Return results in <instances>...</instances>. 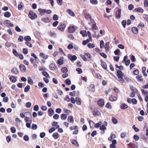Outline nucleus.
Segmentation results:
<instances>
[{
  "label": "nucleus",
  "instance_id": "nucleus-44",
  "mask_svg": "<svg viewBox=\"0 0 148 148\" xmlns=\"http://www.w3.org/2000/svg\"><path fill=\"white\" fill-rule=\"evenodd\" d=\"M88 122L89 123L90 127L91 128L94 125V123L93 122V121L91 120H90L88 121Z\"/></svg>",
  "mask_w": 148,
  "mask_h": 148
},
{
  "label": "nucleus",
  "instance_id": "nucleus-60",
  "mask_svg": "<svg viewBox=\"0 0 148 148\" xmlns=\"http://www.w3.org/2000/svg\"><path fill=\"white\" fill-rule=\"evenodd\" d=\"M92 28L94 29L97 30V29L98 28L97 27L96 25V24H92Z\"/></svg>",
  "mask_w": 148,
  "mask_h": 148
},
{
  "label": "nucleus",
  "instance_id": "nucleus-49",
  "mask_svg": "<svg viewBox=\"0 0 148 148\" xmlns=\"http://www.w3.org/2000/svg\"><path fill=\"white\" fill-rule=\"evenodd\" d=\"M143 18L147 22H148V15L147 14H143Z\"/></svg>",
  "mask_w": 148,
  "mask_h": 148
},
{
  "label": "nucleus",
  "instance_id": "nucleus-22",
  "mask_svg": "<svg viewBox=\"0 0 148 148\" xmlns=\"http://www.w3.org/2000/svg\"><path fill=\"white\" fill-rule=\"evenodd\" d=\"M98 104L100 106H103L104 103L103 100L102 99H100L98 101Z\"/></svg>",
  "mask_w": 148,
  "mask_h": 148
},
{
  "label": "nucleus",
  "instance_id": "nucleus-26",
  "mask_svg": "<svg viewBox=\"0 0 148 148\" xmlns=\"http://www.w3.org/2000/svg\"><path fill=\"white\" fill-rule=\"evenodd\" d=\"M61 71L63 73H66L68 71V69L66 67H63L61 69Z\"/></svg>",
  "mask_w": 148,
  "mask_h": 148
},
{
  "label": "nucleus",
  "instance_id": "nucleus-19",
  "mask_svg": "<svg viewBox=\"0 0 148 148\" xmlns=\"http://www.w3.org/2000/svg\"><path fill=\"white\" fill-rule=\"evenodd\" d=\"M134 10L135 11L138 12H143V10L141 8H138L135 9Z\"/></svg>",
  "mask_w": 148,
  "mask_h": 148
},
{
  "label": "nucleus",
  "instance_id": "nucleus-54",
  "mask_svg": "<svg viewBox=\"0 0 148 148\" xmlns=\"http://www.w3.org/2000/svg\"><path fill=\"white\" fill-rule=\"evenodd\" d=\"M80 56L84 61H86L87 60V59H86V58L85 55H84L82 54H81Z\"/></svg>",
  "mask_w": 148,
  "mask_h": 148
},
{
  "label": "nucleus",
  "instance_id": "nucleus-21",
  "mask_svg": "<svg viewBox=\"0 0 148 148\" xmlns=\"http://www.w3.org/2000/svg\"><path fill=\"white\" fill-rule=\"evenodd\" d=\"M118 80L119 82L121 84H123L124 82V80L123 77H118Z\"/></svg>",
  "mask_w": 148,
  "mask_h": 148
},
{
  "label": "nucleus",
  "instance_id": "nucleus-33",
  "mask_svg": "<svg viewBox=\"0 0 148 148\" xmlns=\"http://www.w3.org/2000/svg\"><path fill=\"white\" fill-rule=\"evenodd\" d=\"M24 40L26 41H30L31 40V38L29 36H27L24 37Z\"/></svg>",
  "mask_w": 148,
  "mask_h": 148
},
{
  "label": "nucleus",
  "instance_id": "nucleus-34",
  "mask_svg": "<svg viewBox=\"0 0 148 148\" xmlns=\"http://www.w3.org/2000/svg\"><path fill=\"white\" fill-rule=\"evenodd\" d=\"M112 120L113 123L114 124H116L118 123L117 120L116 118L114 117H112Z\"/></svg>",
  "mask_w": 148,
  "mask_h": 148
},
{
  "label": "nucleus",
  "instance_id": "nucleus-47",
  "mask_svg": "<svg viewBox=\"0 0 148 148\" xmlns=\"http://www.w3.org/2000/svg\"><path fill=\"white\" fill-rule=\"evenodd\" d=\"M12 52L15 56H18V53L15 49H13Z\"/></svg>",
  "mask_w": 148,
  "mask_h": 148
},
{
  "label": "nucleus",
  "instance_id": "nucleus-1",
  "mask_svg": "<svg viewBox=\"0 0 148 148\" xmlns=\"http://www.w3.org/2000/svg\"><path fill=\"white\" fill-rule=\"evenodd\" d=\"M28 16L32 20H34L37 17L36 14L32 11L29 12Z\"/></svg>",
  "mask_w": 148,
  "mask_h": 148
},
{
  "label": "nucleus",
  "instance_id": "nucleus-51",
  "mask_svg": "<svg viewBox=\"0 0 148 148\" xmlns=\"http://www.w3.org/2000/svg\"><path fill=\"white\" fill-rule=\"evenodd\" d=\"M32 129L35 130L37 128V126L36 125L33 124L32 125Z\"/></svg>",
  "mask_w": 148,
  "mask_h": 148
},
{
  "label": "nucleus",
  "instance_id": "nucleus-50",
  "mask_svg": "<svg viewBox=\"0 0 148 148\" xmlns=\"http://www.w3.org/2000/svg\"><path fill=\"white\" fill-rule=\"evenodd\" d=\"M85 18L86 19H91V16L88 13L86 14L85 15Z\"/></svg>",
  "mask_w": 148,
  "mask_h": 148
},
{
  "label": "nucleus",
  "instance_id": "nucleus-27",
  "mask_svg": "<svg viewBox=\"0 0 148 148\" xmlns=\"http://www.w3.org/2000/svg\"><path fill=\"white\" fill-rule=\"evenodd\" d=\"M41 21L45 23H48L50 21V20L48 18H42L41 19Z\"/></svg>",
  "mask_w": 148,
  "mask_h": 148
},
{
  "label": "nucleus",
  "instance_id": "nucleus-13",
  "mask_svg": "<svg viewBox=\"0 0 148 148\" xmlns=\"http://www.w3.org/2000/svg\"><path fill=\"white\" fill-rule=\"evenodd\" d=\"M85 56L86 59H87V60L89 61L91 60V55L89 53H86L85 54Z\"/></svg>",
  "mask_w": 148,
  "mask_h": 148
},
{
  "label": "nucleus",
  "instance_id": "nucleus-55",
  "mask_svg": "<svg viewBox=\"0 0 148 148\" xmlns=\"http://www.w3.org/2000/svg\"><path fill=\"white\" fill-rule=\"evenodd\" d=\"M10 130L11 132L13 133H15L16 132V129L14 127H12Z\"/></svg>",
  "mask_w": 148,
  "mask_h": 148
},
{
  "label": "nucleus",
  "instance_id": "nucleus-2",
  "mask_svg": "<svg viewBox=\"0 0 148 148\" xmlns=\"http://www.w3.org/2000/svg\"><path fill=\"white\" fill-rule=\"evenodd\" d=\"M27 113L30 114V117H27V116L25 117V121L26 122H27V123H32V116L31 114L29 112H27Z\"/></svg>",
  "mask_w": 148,
  "mask_h": 148
},
{
  "label": "nucleus",
  "instance_id": "nucleus-3",
  "mask_svg": "<svg viewBox=\"0 0 148 148\" xmlns=\"http://www.w3.org/2000/svg\"><path fill=\"white\" fill-rule=\"evenodd\" d=\"M4 25L7 26L12 27L14 26V25L11 23L10 21L8 20H6L4 21Z\"/></svg>",
  "mask_w": 148,
  "mask_h": 148
},
{
  "label": "nucleus",
  "instance_id": "nucleus-40",
  "mask_svg": "<svg viewBox=\"0 0 148 148\" xmlns=\"http://www.w3.org/2000/svg\"><path fill=\"white\" fill-rule=\"evenodd\" d=\"M80 33L82 35L83 37H84L87 35L86 31L85 30H83L81 31L80 32Z\"/></svg>",
  "mask_w": 148,
  "mask_h": 148
},
{
  "label": "nucleus",
  "instance_id": "nucleus-24",
  "mask_svg": "<svg viewBox=\"0 0 148 148\" xmlns=\"http://www.w3.org/2000/svg\"><path fill=\"white\" fill-rule=\"evenodd\" d=\"M89 89L93 92H94L95 91L94 85L92 84H91L89 86Z\"/></svg>",
  "mask_w": 148,
  "mask_h": 148
},
{
  "label": "nucleus",
  "instance_id": "nucleus-25",
  "mask_svg": "<svg viewBox=\"0 0 148 148\" xmlns=\"http://www.w3.org/2000/svg\"><path fill=\"white\" fill-rule=\"evenodd\" d=\"M28 83L31 85L33 84V82L32 80L30 77H28Z\"/></svg>",
  "mask_w": 148,
  "mask_h": 148
},
{
  "label": "nucleus",
  "instance_id": "nucleus-63",
  "mask_svg": "<svg viewBox=\"0 0 148 148\" xmlns=\"http://www.w3.org/2000/svg\"><path fill=\"white\" fill-rule=\"evenodd\" d=\"M39 110V107L38 105H35L34 108V110L36 111H38Z\"/></svg>",
  "mask_w": 148,
  "mask_h": 148
},
{
  "label": "nucleus",
  "instance_id": "nucleus-7",
  "mask_svg": "<svg viewBox=\"0 0 148 148\" xmlns=\"http://www.w3.org/2000/svg\"><path fill=\"white\" fill-rule=\"evenodd\" d=\"M118 77H123L124 75L122 72L120 70H118L116 74Z\"/></svg>",
  "mask_w": 148,
  "mask_h": 148
},
{
  "label": "nucleus",
  "instance_id": "nucleus-58",
  "mask_svg": "<svg viewBox=\"0 0 148 148\" xmlns=\"http://www.w3.org/2000/svg\"><path fill=\"white\" fill-rule=\"evenodd\" d=\"M42 73L43 75L46 77H48L49 76V74L46 72L42 71Z\"/></svg>",
  "mask_w": 148,
  "mask_h": 148
},
{
  "label": "nucleus",
  "instance_id": "nucleus-29",
  "mask_svg": "<svg viewBox=\"0 0 148 148\" xmlns=\"http://www.w3.org/2000/svg\"><path fill=\"white\" fill-rule=\"evenodd\" d=\"M71 143L72 144L75 145L77 147L79 146V144L75 140H73L71 141Z\"/></svg>",
  "mask_w": 148,
  "mask_h": 148
},
{
  "label": "nucleus",
  "instance_id": "nucleus-48",
  "mask_svg": "<svg viewBox=\"0 0 148 148\" xmlns=\"http://www.w3.org/2000/svg\"><path fill=\"white\" fill-rule=\"evenodd\" d=\"M100 130L102 131H104L106 129V127L103 125H101L99 127Z\"/></svg>",
  "mask_w": 148,
  "mask_h": 148
},
{
  "label": "nucleus",
  "instance_id": "nucleus-61",
  "mask_svg": "<svg viewBox=\"0 0 148 148\" xmlns=\"http://www.w3.org/2000/svg\"><path fill=\"white\" fill-rule=\"evenodd\" d=\"M130 89L134 92H136L138 91V90L136 88L134 87H132L130 88Z\"/></svg>",
  "mask_w": 148,
  "mask_h": 148
},
{
  "label": "nucleus",
  "instance_id": "nucleus-32",
  "mask_svg": "<svg viewBox=\"0 0 148 148\" xmlns=\"http://www.w3.org/2000/svg\"><path fill=\"white\" fill-rule=\"evenodd\" d=\"M12 72L15 74H17L18 73V71L16 68H13L11 71Z\"/></svg>",
  "mask_w": 148,
  "mask_h": 148
},
{
  "label": "nucleus",
  "instance_id": "nucleus-5",
  "mask_svg": "<svg viewBox=\"0 0 148 148\" xmlns=\"http://www.w3.org/2000/svg\"><path fill=\"white\" fill-rule=\"evenodd\" d=\"M121 10L118 9L116 13V17L117 18H119L121 17Z\"/></svg>",
  "mask_w": 148,
  "mask_h": 148
},
{
  "label": "nucleus",
  "instance_id": "nucleus-23",
  "mask_svg": "<svg viewBox=\"0 0 148 148\" xmlns=\"http://www.w3.org/2000/svg\"><path fill=\"white\" fill-rule=\"evenodd\" d=\"M10 79L11 82L13 83L15 82L16 80V78L15 77L13 76H11L10 77Z\"/></svg>",
  "mask_w": 148,
  "mask_h": 148
},
{
  "label": "nucleus",
  "instance_id": "nucleus-28",
  "mask_svg": "<svg viewBox=\"0 0 148 148\" xmlns=\"http://www.w3.org/2000/svg\"><path fill=\"white\" fill-rule=\"evenodd\" d=\"M4 16L6 17L9 18L11 16V14L8 12H6L4 14Z\"/></svg>",
  "mask_w": 148,
  "mask_h": 148
},
{
  "label": "nucleus",
  "instance_id": "nucleus-45",
  "mask_svg": "<svg viewBox=\"0 0 148 148\" xmlns=\"http://www.w3.org/2000/svg\"><path fill=\"white\" fill-rule=\"evenodd\" d=\"M30 88V86L29 85H27L24 89V91L25 92H28Z\"/></svg>",
  "mask_w": 148,
  "mask_h": 148
},
{
  "label": "nucleus",
  "instance_id": "nucleus-38",
  "mask_svg": "<svg viewBox=\"0 0 148 148\" xmlns=\"http://www.w3.org/2000/svg\"><path fill=\"white\" fill-rule=\"evenodd\" d=\"M114 53L115 55L119 56L120 54V50L119 49H116L114 51Z\"/></svg>",
  "mask_w": 148,
  "mask_h": 148
},
{
  "label": "nucleus",
  "instance_id": "nucleus-37",
  "mask_svg": "<svg viewBox=\"0 0 148 148\" xmlns=\"http://www.w3.org/2000/svg\"><path fill=\"white\" fill-rule=\"evenodd\" d=\"M115 137V135L114 134H111L110 137L108 139V140L109 141H111V140L113 139Z\"/></svg>",
  "mask_w": 148,
  "mask_h": 148
},
{
  "label": "nucleus",
  "instance_id": "nucleus-17",
  "mask_svg": "<svg viewBox=\"0 0 148 148\" xmlns=\"http://www.w3.org/2000/svg\"><path fill=\"white\" fill-rule=\"evenodd\" d=\"M67 12L71 16H74L75 14L74 12L71 10L69 9L67 10Z\"/></svg>",
  "mask_w": 148,
  "mask_h": 148
},
{
  "label": "nucleus",
  "instance_id": "nucleus-31",
  "mask_svg": "<svg viewBox=\"0 0 148 148\" xmlns=\"http://www.w3.org/2000/svg\"><path fill=\"white\" fill-rule=\"evenodd\" d=\"M141 91L142 94L144 95V96L148 95V92L147 91H146L144 89H142Z\"/></svg>",
  "mask_w": 148,
  "mask_h": 148
},
{
  "label": "nucleus",
  "instance_id": "nucleus-35",
  "mask_svg": "<svg viewBox=\"0 0 148 148\" xmlns=\"http://www.w3.org/2000/svg\"><path fill=\"white\" fill-rule=\"evenodd\" d=\"M53 136L54 138L57 139L59 137V136L58 133H55L53 134Z\"/></svg>",
  "mask_w": 148,
  "mask_h": 148
},
{
  "label": "nucleus",
  "instance_id": "nucleus-62",
  "mask_svg": "<svg viewBox=\"0 0 148 148\" xmlns=\"http://www.w3.org/2000/svg\"><path fill=\"white\" fill-rule=\"evenodd\" d=\"M134 7L133 5L132 4H130L128 6V8L130 10H132L134 8Z\"/></svg>",
  "mask_w": 148,
  "mask_h": 148
},
{
  "label": "nucleus",
  "instance_id": "nucleus-41",
  "mask_svg": "<svg viewBox=\"0 0 148 148\" xmlns=\"http://www.w3.org/2000/svg\"><path fill=\"white\" fill-rule=\"evenodd\" d=\"M25 44L26 45L29 47H32V45L29 41H26Z\"/></svg>",
  "mask_w": 148,
  "mask_h": 148
},
{
  "label": "nucleus",
  "instance_id": "nucleus-11",
  "mask_svg": "<svg viewBox=\"0 0 148 148\" xmlns=\"http://www.w3.org/2000/svg\"><path fill=\"white\" fill-rule=\"evenodd\" d=\"M69 32L70 33H73L75 31V28L73 26H70L68 28Z\"/></svg>",
  "mask_w": 148,
  "mask_h": 148
},
{
  "label": "nucleus",
  "instance_id": "nucleus-30",
  "mask_svg": "<svg viewBox=\"0 0 148 148\" xmlns=\"http://www.w3.org/2000/svg\"><path fill=\"white\" fill-rule=\"evenodd\" d=\"M68 120L69 122L73 123L74 122L73 118L72 116H70L68 117Z\"/></svg>",
  "mask_w": 148,
  "mask_h": 148
},
{
  "label": "nucleus",
  "instance_id": "nucleus-42",
  "mask_svg": "<svg viewBox=\"0 0 148 148\" xmlns=\"http://www.w3.org/2000/svg\"><path fill=\"white\" fill-rule=\"evenodd\" d=\"M67 118V116L65 114H62L61 115V118L62 120H65Z\"/></svg>",
  "mask_w": 148,
  "mask_h": 148
},
{
  "label": "nucleus",
  "instance_id": "nucleus-9",
  "mask_svg": "<svg viewBox=\"0 0 148 148\" xmlns=\"http://www.w3.org/2000/svg\"><path fill=\"white\" fill-rule=\"evenodd\" d=\"M19 67L21 71L24 72L26 71V68L25 67L24 65L23 64H21L20 65Z\"/></svg>",
  "mask_w": 148,
  "mask_h": 148
},
{
  "label": "nucleus",
  "instance_id": "nucleus-52",
  "mask_svg": "<svg viewBox=\"0 0 148 148\" xmlns=\"http://www.w3.org/2000/svg\"><path fill=\"white\" fill-rule=\"evenodd\" d=\"M56 130V128L54 127H52L50 129L49 131V132L50 133H52L54 131Z\"/></svg>",
  "mask_w": 148,
  "mask_h": 148
},
{
  "label": "nucleus",
  "instance_id": "nucleus-64",
  "mask_svg": "<svg viewBox=\"0 0 148 148\" xmlns=\"http://www.w3.org/2000/svg\"><path fill=\"white\" fill-rule=\"evenodd\" d=\"M144 4L145 6L147 7L148 6V1L147 0H145L144 1Z\"/></svg>",
  "mask_w": 148,
  "mask_h": 148
},
{
  "label": "nucleus",
  "instance_id": "nucleus-57",
  "mask_svg": "<svg viewBox=\"0 0 148 148\" xmlns=\"http://www.w3.org/2000/svg\"><path fill=\"white\" fill-rule=\"evenodd\" d=\"M23 5V3L22 2H21L20 4L18 5V8L19 10H20L22 8Z\"/></svg>",
  "mask_w": 148,
  "mask_h": 148
},
{
  "label": "nucleus",
  "instance_id": "nucleus-46",
  "mask_svg": "<svg viewBox=\"0 0 148 148\" xmlns=\"http://www.w3.org/2000/svg\"><path fill=\"white\" fill-rule=\"evenodd\" d=\"M90 1L91 3L93 4L96 5L98 3L97 0H90Z\"/></svg>",
  "mask_w": 148,
  "mask_h": 148
},
{
  "label": "nucleus",
  "instance_id": "nucleus-12",
  "mask_svg": "<svg viewBox=\"0 0 148 148\" xmlns=\"http://www.w3.org/2000/svg\"><path fill=\"white\" fill-rule=\"evenodd\" d=\"M109 99L111 101H115L117 99V97L115 96L111 95L109 97Z\"/></svg>",
  "mask_w": 148,
  "mask_h": 148
},
{
  "label": "nucleus",
  "instance_id": "nucleus-20",
  "mask_svg": "<svg viewBox=\"0 0 148 148\" xmlns=\"http://www.w3.org/2000/svg\"><path fill=\"white\" fill-rule=\"evenodd\" d=\"M49 115L52 116L54 114V112L53 109L51 108H50L48 111Z\"/></svg>",
  "mask_w": 148,
  "mask_h": 148
},
{
  "label": "nucleus",
  "instance_id": "nucleus-8",
  "mask_svg": "<svg viewBox=\"0 0 148 148\" xmlns=\"http://www.w3.org/2000/svg\"><path fill=\"white\" fill-rule=\"evenodd\" d=\"M39 55L41 58L45 60L47 59L48 58V56L47 55H46L42 52L40 53L39 54Z\"/></svg>",
  "mask_w": 148,
  "mask_h": 148
},
{
  "label": "nucleus",
  "instance_id": "nucleus-18",
  "mask_svg": "<svg viewBox=\"0 0 148 148\" xmlns=\"http://www.w3.org/2000/svg\"><path fill=\"white\" fill-rule=\"evenodd\" d=\"M75 101L77 105H80L81 104V99L78 97H76V98Z\"/></svg>",
  "mask_w": 148,
  "mask_h": 148
},
{
  "label": "nucleus",
  "instance_id": "nucleus-56",
  "mask_svg": "<svg viewBox=\"0 0 148 148\" xmlns=\"http://www.w3.org/2000/svg\"><path fill=\"white\" fill-rule=\"evenodd\" d=\"M58 15L55 14L53 16V19L54 21H56L58 19Z\"/></svg>",
  "mask_w": 148,
  "mask_h": 148
},
{
  "label": "nucleus",
  "instance_id": "nucleus-39",
  "mask_svg": "<svg viewBox=\"0 0 148 148\" xmlns=\"http://www.w3.org/2000/svg\"><path fill=\"white\" fill-rule=\"evenodd\" d=\"M65 83L68 85H69L71 84V81L69 79H67L65 80Z\"/></svg>",
  "mask_w": 148,
  "mask_h": 148
},
{
  "label": "nucleus",
  "instance_id": "nucleus-36",
  "mask_svg": "<svg viewBox=\"0 0 148 148\" xmlns=\"http://www.w3.org/2000/svg\"><path fill=\"white\" fill-rule=\"evenodd\" d=\"M63 63L64 61L61 59H60L58 60L57 63L60 65H62L63 64Z\"/></svg>",
  "mask_w": 148,
  "mask_h": 148
},
{
  "label": "nucleus",
  "instance_id": "nucleus-43",
  "mask_svg": "<svg viewBox=\"0 0 148 148\" xmlns=\"http://www.w3.org/2000/svg\"><path fill=\"white\" fill-rule=\"evenodd\" d=\"M87 45L88 47L90 48H92L95 46L94 44L91 43L88 44Z\"/></svg>",
  "mask_w": 148,
  "mask_h": 148
},
{
  "label": "nucleus",
  "instance_id": "nucleus-4",
  "mask_svg": "<svg viewBox=\"0 0 148 148\" xmlns=\"http://www.w3.org/2000/svg\"><path fill=\"white\" fill-rule=\"evenodd\" d=\"M68 58L71 61H75L77 59V57L75 55L72 56L70 54L68 55Z\"/></svg>",
  "mask_w": 148,
  "mask_h": 148
},
{
  "label": "nucleus",
  "instance_id": "nucleus-14",
  "mask_svg": "<svg viewBox=\"0 0 148 148\" xmlns=\"http://www.w3.org/2000/svg\"><path fill=\"white\" fill-rule=\"evenodd\" d=\"M128 106L125 103H122L121 104V109H125L127 108Z\"/></svg>",
  "mask_w": 148,
  "mask_h": 148
},
{
  "label": "nucleus",
  "instance_id": "nucleus-10",
  "mask_svg": "<svg viewBox=\"0 0 148 148\" xmlns=\"http://www.w3.org/2000/svg\"><path fill=\"white\" fill-rule=\"evenodd\" d=\"M50 69L53 71L56 68V66L55 64L53 63H51L50 64Z\"/></svg>",
  "mask_w": 148,
  "mask_h": 148
},
{
  "label": "nucleus",
  "instance_id": "nucleus-59",
  "mask_svg": "<svg viewBox=\"0 0 148 148\" xmlns=\"http://www.w3.org/2000/svg\"><path fill=\"white\" fill-rule=\"evenodd\" d=\"M76 71L78 72V74H81L82 72V69L80 68H77L76 69Z\"/></svg>",
  "mask_w": 148,
  "mask_h": 148
},
{
  "label": "nucleus",
  "instance_id": "nucleus-16",
  "mask_svg": "<svg viewBox=\"0 0 148 148\" xmlns=\"http://www.w3.org/2000/svg\"><path fill=\"white\" fill-rule=\"evenodd\" d=\"M101 65L103 68L105 69H106L107 68V65L105 62L102 60H101Z\"/></svg>",
  "mask_w": 148,
  "mask_h": 148
},
{
  "label": "nucleus",
  "instance_id": "nucleus-15",
  "mask_svg": "<svg viewBox=\"0 0 148 148\" xmlns=\"http://www.w3.org/2000/svg\"><path fill=\"white\" fill-rule=\"evenodd\" d=\"M132 31L133 33L136 34L138 32V29L136 27H133L132 28Z\"/></svg>",
  "mask_w": 148,
  "mask_h": 148
},
{
  "label": "nucleus",
  "instance_id": "nucleus-6",
  "mask_svg": "<svg viewBox=\"0 0 148 148\" xmlns=\"http://www.w3.org/2000/svg\"><path fill=\"white\" fill-rule=\"evenodd\" d=\"M66 27L65 25L63 23H62L59 26L58 28V29L60 31H63Z\"/></svg>",
  "mask_w": 148,
  "mask_h": 148
},
{
  "label": "nucleus",
  "instance_id": "nucleus-53",
  "mask_svg": "<svg viewBox=\"0 0 148 148\" xmlns=\"http://www.w3.org/2000/svg\"><path fill=\"white\" fill-rule=\"evenodd\" d=\"M142 77L141 75H138L136 77V78L140 81L142 82L143 81V79L142 78Z\"/></svg>",
  "mask_w": 148,
  "mask_h": 148
}]
</instances>
